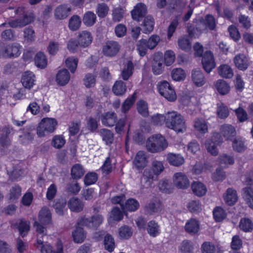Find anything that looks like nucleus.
<instances>
[{
  "label": "nucleus",
  "mask_w": 253,
  "mask_h": 253,
  "mask_svg": "<svg viewBox=\"0 0 253 253\" xmlns=\"http://www.w3.org/2000/svg\"><path fill=\"white\" fill-rule=\"evenodd\" d=\"M167 127L173 129L177 132H183L186 131V126L183 117L176 112L167 113Z\"/></svg>",
  "instance_id": "f257e3e1"
},
{
  "label": "nucleus",
  "mask_w": 253,
  "mask_h": 253,
  "mask_svg": "<svg viewBox=\"0 0 253 253\" xmlns=\"http://www.w3.org/2000/svg\"><path fill=\"white\" fill-rule=\"evenodd\" d=\"M168 146L167 140L160 134L150 137L146 142V147L148 151L157 153L164 150Z\"/></svg>",
  "instance_id": "f03ea898"
},
{
  "label": "nucleus",
  "mask_w": 253,
  "mask_h": 253,
  "mask_svg": "<svg viewBox=\"0 0 253 253\" xmlns=\"http://www.w3.org/2000/svg\"><path fill=\"white\" fill-rule=\"evenodd\" d=\"M15 12L17 14L23 15V17L9 21L8 24L11 28H22L34 20V14L32 13H26L24 7H18L16 10Z\"/></svg>",
  "instance_id": "7ed1b4c3"
},
{
  "label": "nucleus",
  "mask_w": 253,
  "mask_h": 253,
  "mask_svg": "<svg viewBox=\"0 0 253 253\" xmlns=\"http://www.w3.org/2000/svg\"><path fill=\"white\" fill-rule=\"evenodd\" d=\"M57 122L53 118H43L37 128V134L39 137H43L45 133H52L54 131Z\"/></svg>",
  "instance_id": "20e7f679"
},
{
  "label": "nucleus",
  "mask_w": 253,
  "mask_h": 253,
  "mask_svg": "<svg viewBox=\"0 0 253 253\" xmlns=\"http://www.w3.org/2000/svg\"><path fill=\"white\" fill-rule=\"evenodd\" d=\"M157 87L160 94L169 101H174L176 95L173 88L165 81L158 83Z\"/></svg>",
  "instance_id": "39448f33"
},
{
  "label": "nucleus",
  "mask_w": 253,
  "mask_h": 253,
  "mask_svg": "<svg viewBox=\"0 0 253 253\" xmlns=\"http://www.w3.org/2000/svg\"><path fill=\"white\" fill-rule=\"evenodd\" d=\"M103 220L104 218L102 214H93L90 218H82L78 222V225L89 228H96L102 223Z\"/></svg>",
  "instance_id": "423d86ee"
},
{
  "label": "nucleus",
  "mask_w": 253,
  "mask_h": 253,
  "mask_svg": "<svg viewBox=\"0 0 253 253\" xmlns=\"http://www.w3.org/2000/svg\"><path fill=\"white\" fill-rule=\"evenodd\" d=\"M20 45L17 43L0 47V56L3 58L18 57L20 54Z\"/></svg>",
  "instance_id": "0eeeda50"
},
{
  "label": "nucleus",
  "mask_w": 253,
  "mask_h": 253,
  "mask_svg": "<svg viewBox=\"0 0 253 253\" xmlns=\"http://www.w3.org/2000/svg\"><path fill=\"white\" fill-rule=\"evenodd\" d=\"M121 45L119 43L114 41H108L102 48L103 53L109 57L115 56L120 51Z\"/></svg>",
  "instance_id": "6e6552de"
},
{
  "label": "nucleus",
  "mask_w": 253,
  "mask_h": 253,
  "mask_svg": "<svg viewBox=\"0 0 253 253\" xmlns=\"http://www.w3.org/2000/svg\"><path fill=\"white\" fill-rule=\"evenodd\" d=\"M202 63L204 69L207 73H210L215 68L216 64L211 51H207L204 53Z\"/></svg>",
  "instance_id": "1a4fd4ad"
},
{
  "label": "nucleus",
  "mask_w": 253,
  "mask_h": 253,
  "mask_svg": "<svg viewBox=\"0 0 253 253\" xmlns=\"http://www.w3.org/2000/svg\"><path fill=\"white\" fill-rule=\"evenodd\" d=\"M219 137V134L218 133H215L213 134L211 139L207 140L205 143L207 150L212 155L216 156L218 154L216 146L221 142L220 140H218Z\"/></svg>",
  "instance_id": "9d476101"
},
{
  "label": "nucleus",
  "mask_w": 253,
  "mask_h": 253,
  "mask_svg": "<svg viewBox=\"0 0 253 253\" xmlns=\"http://www.w3.org/2000/svg\"><path fill=\"white\" fill-rule=\"evenodd\" d=\"M164 59L163 53L161 52L156 53L153 58L152 61V71L155 75L161 74L164 69Z\"/></svg>",
  "instance_id": "9b49d317"
},
{
  "label": "nucleus",
  "mask_w": 253,
  "mask_h": 253,
  "mask_svg": "<svg viewBox=\"0 0 253 253\" xmlns=\"http://www.w3.org/2000/svg\"><path fill=\"white\" fill-rule=\"evenodd\" d=\"M37 247L41 250V253H63V247L61 242L57 243V248L56 251H53L52 247L49 244H44L41 239H38Z\"/></svg>",
  "instance_id": "f8f14e48"
},
{
  "label": "nucleus",
  "mask_w": 253,
  "mask_h": 253,
  "mask_svg": "<svg viewBox=\"0 0 253 253\" xmlns=\"http://www.w3.org/2000/svg\"><path fill=\"white\" fill-rule=\"evenodd\" d=\"M157 176L151 169H145L141 180L142 186L146 188L151 187L153 181L157 179Z\"/></svg>",
  "instance_id": "ddd939ff"
},
{
  "label": "nucleus",
  "mask_w": 253,
  "mask_h": 253,
  "mask_svg": "<svg viewBox=\"0 0 253 253\" xmlns=\"http://www.w3.org/2000/svg\"><path fill=\"white\" fill-rule=\"evenodd\" d=\"M173 183L178 188L186 189L189 186L187 177L182 172H177L173 176Z\"/></svg>",
  "instance_id": "4468645a"
},
{
  "label": "nucleus",
  "mask_w": 253,
  "mask_h": 253,
  "mask_svg": "<svg viewBox=\"0 0 253 253\" xmlns=\"http://www.w3.org/2000/svg\"><path fill=\"white\" fill-rule=\"evenodd\" d=\"M146 12V5L142 3H139L131 11V16L133 19L139 21L144 17Z\"/></svg>",
  "instance_id": "2eb2a0df"
},
{
  "label": "nucleus",
  "mask_w": 253,
  "mask_h": 253,
  "mask_svg": "<svg viewBox=\"0 0 253 253\" xmlns=\"http://www.w3.org/2000/svg\"><path fill=\"white\" fill-rule=\"evenodd\" d=\"M103 125L108 127L114 126L117 121V116L113 112H108L102 114L100 116Z\"/></svg>",
  "instance_id": "dca6fc26"
},
{
  "label": "nucleus",
  "mask_w": 253,
  "mask_h": 253,
  "mask_svg": "<svg viewBox=\"0 0 253 253\" xmlns=\"http://www.w3.org/2000/svg\"><path fill=\"white\" fill-rule=\"evenodd\" d=\"M234 62L236 67L240 70L245 71L250 65L249 59L243 54H239L234 58Z\"/></svg>",
  "instance_id": "f3484780"
},
{
  "label": "nucleus",
  "mask_w": 253,
  "mask_h": 253,
  "mask_svg": "<svg viewBox=\"0 0 253 253\" xmlns=\"http://www.w3.org/2000/svg\"><path fill=\"white\" fill-rule=\"evenodd\" d=\"M220 133L226 140H231L236 135L235 127L231 125L224 124L220 126Z\"/></svg>",
  "instance_id": "a211bd4d"
},
{
  "label": "nucleus",
  "mask_w": 253,
  "mask_h": 253,
  "mask_svg": "<svg viewBox=\"0 0 253 253\" xmlns=\"http://www.w3.org/2000/svg\"><path fill=\"white\" fill-rule=\"evenodd\" d=\"M78 40L80 46L86 47L92 42V37L90 32L84 31L79 34Z\"/></svg>",
  "instance_id": "6ab92c4d"
},
{
  "label": "nucleus",
  "mask_w": 253,
  "mask_h": 253,
  "mask_svg": "<svg viewBox=\"0 0 253 253\" xmlns=\"http://www.w3.org/2000/svg\"><path fill=\"white\" fill-rule=\"evenodd\" d=\"M70 79V75L68 71L66 69L59 70L56 77L57 84L60 85H66Z\"/></svg>",
  "instance_id": "aec40b11"
},
{
  "label": "nucleus",
  "mask_w": 253,
  "mask_h": 253,
  "mask_svg": "<svg viewBox=\"0 0 253 253\" xmlns=\"http://www.w3.org/2000/svg\"><path fill=\"white\" fill-rule=\"evenodd\" d=\"M35 81V76L34 74L30 71L25 72L22 78L21 82L23 85L27 88H31Z\"/></svg>",
  "instance_id": "412c9836"
},
{
  "label": "nucleus",
  "mask_w": 253,
  "mask_h": 253,
  "mask_svg": "<svg viewBox=\"0 0 253 253\" xmlns=\"http://www.w3.org/2000/svg\"><path fill=\"white\" fill-rule=\"evenodd\" d=\"M11 130L10 127L5 126L0 131V144L3 147H7L10 144L8 136L10 133Z\"/></svg>",
  "instance_id": "4be33fe9"
},
{
  "label": "nucleus",
  "mask_w": 253,
  "mask_h": 253,
  "mask_svg": "<svg viewBox=\"0 0 253 253\" xmlns=\"http://www.w3.org/2000/svg\"><path fill=\"white\" fill-rule=\"evenodd\" d=\"M39 220L43 224H49L51 221V214L48 208H42L39 213Z\"/></svg>",
  "instance_id": "5701e85b"
},
{
  "label": "nucleus",
  "mask_w": 253,
  "mask_h": 253,
  "mask_svg": "<svg viewBox=\"0 0 253 253\" xmlns=\"http://www.w3.org/2000/svg\"><path fill=\"white\" fill-rule=\"evenodd\" d=\"M71 8L65 4L58 6L55 10L54 15L56 19H63L68 17Z\"/></svg>",
  "instance_id": "b1692460"
},
{
  "label": "nucleus",
  "mask_w": 253,
  "mask_h": 253,
  "mask_svg": "<svg viewBox=\"0 0 253 253\" xmlns=\"http://www.w3.org/2000/svg\"><path fill=\"white\" fill-rule=\"evenodd\" d=\"M167 160L171 165L179 167L182 165L184 162V159L180 154L173 153L168 154Z\"/></svg>",
  "instance_id": "393cba45"
},
{
  "label": "nucleus",
  "mask_w": 253,
  "mask_h": 253,
  "mask_svg": "<svg viewBox=\"0 0 253 253\" xmlns=\"http://www.w3.org/2000/svg\"><path fill=\"white\" fill-rule=\"evenodd\" d=\"M68 206L72 211L80 212L83 210L84 204L79 199L72 198L69 201Z\"/></svg>",
  "instance_id": "a878e982"
},
{
  "label": "nucleus",
  "mask_w": 253,
  "mask_h": 253,
  "mask_svg": "<svg viewBox=\"0 0 253 253\" xmlns=\"http://www.w3.org/2000/svg\"><path fill=\"white\" fill-rule=\"evenodd\" d=\"M185 229L190 234L197 233L199 230V224L195 219L191 218L187 222L185 226Z\"/></svg>",
  "instance_id": "bb28decb"
},
{
  "label": "nucleus",
  "mask_w": 253,
  "mask_h": 253,
  "mask_svg": "<svg viewBox=\"0 0 253 253\" xmlns=\"http://www.w3.org/2000/svg\"><path fill=\"white\" fill-rule=\"evenodd\" d=\"M112 91L117 96L123 95L126 91V84L121 80L116 81L112 87Z\"/></svg>",
  "instance_id": "cd10ccee"
},
{
  "label": "nucleus",
  "mask_w": 253,
  "mask_h": 253,
  "mask_svg": "<svg viewBox=\"0 0 253 253\" xmlns=\"http://www.w3.org/2000/svg\"><path fill=\"white\" fill-rule=\"evenodd\" d=\"M134 66L131 61L127 62L122 70L121 77L125 81H127L132 75Z\"/></svg>",
  "instance_id": "c85d7f7f"
},
{
  "label": "nucleus",
  "mask_w": 253,
  "mask_h": 253,
  "mask_svg": "<svg viewBox=\"0 0 253 253\" xmlns=\"http://www.w3.org/2000/svg\"><path fill=\"white\" fill-rule=\"evenodd\" d=\"M219 75L223 78L230 79L233 76V72L232 68L228 65L223 64L218 68Z\"/></svg>",
  "instance_id": "c756f323"
},
{
  "label": "nucleus",
  "mask_w": 253,
  "mask_h": 253,
  "mask_svg": "<svg viewBox=\"0 0 253 253\" xmlns=\"http://www.w3.org/2000/svg\"><path fill=\"white\" fill-rule=\"evenodd\" d=\"M191 187L193 192L197 196H203L207 192L206 186L201 182H194Z\"/></svg>",
  "instance_id": "7c9ffc66"
},
{
  "label": "nucleus",
  "mask_w": 253,
  "mask_h": 253,
  "mask_svg": "<svg viewBox=\"0 0 253 253\" xmlns=\"http://www.w3.org/2000/svg\"><path fill=\"white\" fill-rule=\"evenodd\" d=\"M192 79L197 86H201L205 84V77L201 70H193L192 74Z\"/></svg>",
  "instance_id": "2f4dec72"
},
{
  "label": "nucleus",
  "mask_w": 253,
  "mask_h": 253,
  "mask_svg": "<svg viewBox=\"0 0 253 253\" xmlns=\"http://www.w3.org/2000/svg\"><path fill=\"white\" fill-rule=\"evenodd\" d=\"M154 20L153 18L148 15L145 17L143 20L141 26L143 27V32L145 33H150L153 30Z\"/></svg>",
  "instance_id": "473e14b6"
},
{
  "label": "nucleus",
  "mask_w": 253,
  "mask_h": 253,
  "mask_svg": "<svg viewBox=\"0 0 253 253\" xmlns=\"http://www.w3.org/2000/svg\"><path fill=\"white\" fill-rule=\"evenodd\" d=\"M237 195L236 190L228 188L226 191V194L224 196L225 202L229 205H234L237 201Z\"/></svg>",
  "instance_id": "72a5a7b5"
},
{
  "label": "nucleus",
  "mask_w": 253,
  "mask_h": 253,
  "mask_svg": "<svg viewBox=\"0 0 253 253\" xmlns=\"http://www.w3.org/2000/svg\"><path fill=\"white\" fill-rule=\"evenodd\" d=\"M134 164L137 169L144 168L146 165V157L143 151H139L134 160Z\"/></svg>",
  "instance_id": "f704fd0d"
},
{
  "label": "nucleus",
  "mask_w": 253,
  "mask_h": 253,
  "mask_svg": "<svg viewBox=\"0 0 253 253\" xmlns=\"http://www.w3.org/2000/svg\"><path fill=\"white\" fill-rule=\"evenodd\" d=\"M16 224L20 235L25 237L30 230V222L21 219Z\"/></svg>",
  "instance_id": "c9c22d12"
},
{
  "label": "nucleus",
  "mask_w": 253,
  "mask_h": 253,
  "mask_svg": "<svg viewBox=\"0 0 253 253\" xmlns=\"http://www.w3.org/2000/svg\"><path fill=\"white\" fill-rule=\"evenodd\" d=\"M194 126L195 129L202 133L208 132V125L205 120L201 118L196 119L194 122Z\"/></svg>",
  "instance_id": "e433bc0d"
},
{
  "label": "nucleus",
  "mask_w": 253,
  "mask_h": 253,
  "mask_svg": "<svg viewBox=\"0 0 253 253\" xmlns=\"http://www.w3.org/2000/svg\"><path fill=\"white\" fill-rule=\"evenodd\" d=\"M215 87L221 95H225L229 91L230 87L228 84L223 80H218L215 84Z\"/></svg>",
  "instance_id": "4c0bfd02"
},
{
  "label": "nucleus",
  "mask_w": 253,
  "mask_h": 253,
  "mask_svg": "<svg viewBox=\"0 0 253 253\" xmlns=\"http://www.w3.org/2000/svg\"><path fill=\"white\" fill-rule=\"evenodd\" d=\"M35 63L37 67L43 69L47 65V59L45 55L42 52H39L35 56Z\"/></svg>",
  "instance_id": "58836bf2"
},
{
  "label": "nucleus",
  "mask_w": 253,
  "mask_h": 253,
  "mask_svg": "<svg viewBox=\"0 0 253 253\" xmlns=\"http://www.w3.org/2000/svg\"><path fill=\"white\" fill-rule=\"evenodd\" d=\"M161 210V203L157 200L151 201L145 206V210L150 213L157 212Z\"/></svg>",
  "instance_id": "ea45409f"
},
{
  "label": "nucleus",
  "mask_w": 253,
  "mask_h": 253,
  "mask_svg": "<svg viewBox=\"0 0 253 253\" xmlns=\"http://www.w3.org/2000/svg\"><path fill=\"white\" fill-rule=\"evenodd\" d=\"M137 110L138 112L144 117H148L149 115V111L148 104L144 100L138 101L136 103Z\"/></svg>",
  "instance_id": "a19ab883"
},
{
  "label": "nucleus",
  "mask_w": 253,
  "mask_h": 253,
  "mask_svg": "<svg viewBox=\"0 0 253 253\" xmlns=\"http://www.w3.org/2000/svg\"><path fill=\"white\" fill-rule=\"evenodd\" d=\"M136 98V93L134 92L130 98H127L122 104V112L124 113L127 112L134 103Z\"/></svg>",
  "instance_id": "79ce46f5"
},
{
  "label": "nucleus",
  "mask_w": 253,
  "mask_h": 253,
  "mask_svg": "<svg viewBox=\"0 0 253 253\" xmlns=\"http://www.w3.org/2000/svg\"><path fill=\"white\" fill-rule=\"evenodd\" d=\"M239 227L241 230L245 232H251L253 229V223L250 219L243 218L240 220Z\"/></svg>",
  "instance_id": "37998d69"
},
{
  "label": "nucleus",
  "mask_w": 253,
  "mask_h": 253,
  "mask_svg": "<svg viewBox=\"0 0 253 253\" xmlns=\"http://www.w3.org/2000/svg\"><path fill=\"white\" fill-rule=\"evenodd\" d=\"M139 207L138 202L133 198L128 199L125 203V205L123 207V210H126L130 211H136Z\"/></svg>",
  "instance_id": "c03bdc74"
},
{
  "label": "nucleus",
  "mask_w": 253,
  "mask_h": 253,
  "mask_svg": "<svg viewBox=\"0 0 253 253\" xmlns=\"http://www.w3.org/2000/svg\"><path fill=\"white\" fill-rule=\"evenodd\" d=\"M81 24V19L77 15L72 16L69 21V27L73 31H77L79 29Z\"/></svg>",
  "instance_id": "a18cd8bd"
},
{
  "label": "nucleus",
  "mask_w": 253,
  "mask_h": 253,
  "mask_svg": "<svg viewBox=\"0 0 253 253\" xmlns=\"http://www.w3.org/2000/svg\"><path fill=\"white\" fill-rule=\"evenodd\" d=\"M96 18V15L93 12L88 11L83 17V23L87 26H91L95 23Z\"/></svg>",
  "instance_id": "49530a36"
},
{
  "label": "nucleus",
  "mask_w": 253,
  "mask_h": 253,
  "mask_svg": "<svg viewBox=\"0 0 253 253\" xmlns=\"http://www.w3.org/2000/svg\"><path fill=\"white\" fill-rule=\"evenodd\" d=\"M84 173L83 167L79 164L74 165L71 169V175L74 179L81 178Z\"/></svg>",
  "instance_id": "de8ad7c7"
},
{
  "label": "nucleus",
  "mask_w": 253,
  "mask_h": 253,
  "mask_svg": "<svg viewBox=\"0 0 253 253\" xmlns=\"http://www.w3.org/2000/svg\"><path fill=\"white\" fill-rule=\"evenodd\" d=\"M132 233L131 228L126 225L122 226L119 229V237L122 239L129 238L132 236Z\"/></svg>",
  "instance_id": "09e8293b"
},
{
  "label": "nucleus",
  "mask_w": 253,
  "mask_h": 253,
  "mask_svg": "<svg viewBox=\"0 0 253 253\" xmlns=\"http://www.w3.org/2000/svg\"><path fill=\"white\" fill-rule=\"evenodd\" d=\"M74 232H73L74 240L76 243H82L85 238L84 230L81 225H78Z\"/></svg>",
  "instance_id": "8fccbe9b"
},
{
  "label": "nucleus",
  "mask_w": 253,
  "mask_h": 253,
  "mask_svg": "<svg viewBox=\"0 0 253 253\" xmlns=\"http://www.w3.org/2000/svg\"><path fill=\"white\" fill-rule=\"evenodd\" d=\"M232 147L234 150L238 152H242L246 149L244 142L240 137H237L233 140Z\"/></svg>",
  "instance_id": "3c124183"
},
{
  "label": "nucleus",
  "mask_w": 253,
  "mask_h": 253,
  "mask_svg": "<svg viewBox=\"0 0 253 253\" xmlns=\"http://www.w3.org/2000/svg\"><path fill=\"white\" fill-rule=\"evenodd\" d=\"M187 208L192 213H197L202 211L201 204L199 201L192 200L189 202Z\"/></svg>",
  "instance_id": "603ef678"
},
{
  "label": "nucleus",
  "mask_w": 253,
  "mask_h": 253,
  "mask_svg": "<svg viewBox=\"0 0 253 253\" xmlns=\"http://www.w3.org/2000/svg\"><path fill=\"white\" fill-rule=\"evenodd\" d=\"M219 163L221 167H226L228 165H232L234 163V160L233 157L223 154L219 158Z\"/></svg>",
  "instance_id": "864d4df0"
},
{
  "label": "nucleus",
  "mask_w": 253,
  "mask_h": 253,
  "mask_svg": "<svg viewBox=\"0 0 253 253\" xmlns=\"http://www.w3.org/2000/svg\"><path fill=\"white\" fill-rule=\"evenodd\" d=\"M100 133L103 140L107 144H112L113 141V133L109 129L103 128L100 129Z\"/></svg>",
  "instance_id": "5fc2aeb1"
},
{
  "label": "nucleus",
  "mask_w": 253,
  "mask_h": 253,
  "mask_svg": "<svg viewBox=\"0 0 253 253\" xmlns=\"http://www.w3.org/2000/svg\"><path fill=\"white\" fill-rule=\"evenodd\" d=\"M21 195V188L17 185L12 186L10 190L9 199L14 201L18 199Z\"/></svg>",
  "instance_id": "6e6d98bb"
},
{
  "label": "nucleus",
  "mask_w": 253,
  "mask_h": 253,
  "mask_svg": "<svg viewBox=\"0 0 253 253\" xmlns=\"http://www.w3.org/2000/svg\"><path fill=\"white\" fill-rule=\"evenodd\" d=\"M104 246L106 250L109 252H112L115 247L114 240L112 236L109 234H107L104 238Z\"/></svg>",
  "instance_id": "4d7b16f0"
},
{
  "label": "nucleus",
  "mask_w": 253,
  "mask_h": 253,
  "mask_svg": "<svg viewBox=\"0 0 253 253\" xmlns=\"http://www.w3.org/2000/svg\"><path fill=\"white\" fill-rule=\"evenodd\" d=\"M167 121V113L165 115L156 114L152 117V123L156 126H161Z\"/></svg>",
  "instance_id": "13d9d810"
},
{
  "label": "nucleus",
  "mask_w": 253,
  "mask_h": 253,
  "mask_svg": "<svg viewBox=\"0 0 253 253\" xmlns=\"http://www.w3.org/2000/svg\"><path fill=\"white\" fill-rule=\"evenodd\" d=\"M83 81L84 84L87 88L91 87L95 84V77L92 74L88 73L85 75Z\"/></svg>",
  "instance_id": "bf43d9fd"
},
{
  "label": "nucleus",
  "mask_w": 253,
  "mask_h": 253,
  "mask_svg": "<svg viewBox=\"0 0 253 253\" xmlns=\"http://www.w3.org/2000/svg\"><path fill=\"white\" fill-rule=\"evenodd\" d=\"M217 113L218 116L221 119H225L229 115L228 108L222 103L217 104Z\"/></svg>",
  "instance_id": "052dcab7"
},
{
  "label": "nucleus",
  "mask_w": 253,
  "mask_h": 253,
  "mask_svg": "<svg viewBox=\"0 0 253 253\" xmlns=\"http://www.w3.org/2000/svg\"><path fill=\"white\" fill-rule=\"evenodd\" d=\"M172 78L177 81H180L184 79L185 74L183 70L181 68L173 69L171 72Z\"/></svg>",
  "instance_id": "680f3d73"
},
{
  "label": "nucleus",
  "mask_w": 253,
  "mask_h": 253,
  "mask_svg": "<svg viewBox=\"0 0 253 253\" xmlns=\"http://www.w3.org/2000/svg\"><path fill=\"white\" fill-rule=\"evenodd\" d=\"M148 48L146 40L141 39L138 41L137 44V50L140 56H144L146 54Z\"/></svg>",
  "instance_id": "e2e57ef3"
},
{
  "label": "nucleus",
  "mask_w": 253,
  "mask_h": 253,
  "mask_svg": "<svg viewBox=\"0 0 253 253\" xmlns=\"http://www.w3.org/2000/svg\"><path fill=\"white\" fill-rule=\"evenodd\" d=\"M147 231L151 236L155 237L159 234V226L155 221H151L148 224Z\"/></svg>",
  "instance_id": "0e129e2a"
},
{
  "label": "nucleus",
  "mask_w": 253,
  "mask_h": 253,
  "mask_svg": "<svg viewBox=\"0 0 253 253\" xmlns=\"http://www.w3.org/2000/svg\"><path fill=\"white\" fill-rule=\"evenodd\" d=\"M206 25V28L210 30H214L216 23L215 20L212 15L208 14L206 16L205 20H203Z\"/></svg>",
  "instance_id": "69168bd1"
},
{
  "label": "nucleus",
  "mask_w": 253,
  "mask_h": 253,
  "mask_svg": "<svg viewBox=\"0 0 253 253\" xmlns=\"http://www.w3.org/2000/svg\"><path fill=\"white\" fill-rule=\"evenodd\" d=\"M213 215L215 220L218 222L222 221L226 216L224 210L220 207H216L214 209Z\"/></svg>",
  "instance_id": "338daca9"
},
{
  "label": "nucleus",
  "mask_w": 253,
  "mask_h": 253,
  "mask_svg": "<svg viewBox=\"0 0 253 253\" xmlns=\"http://www.w3.org/2000/svg\"><path fill=\"white\" fill-rule=\"evenodd\" d=\"M180 250L182 253H192L193 247L192 243L188 240L183 241L181 243Z\"/></svg>",
  "instance_id": "774afa93"
}]
</instances>
